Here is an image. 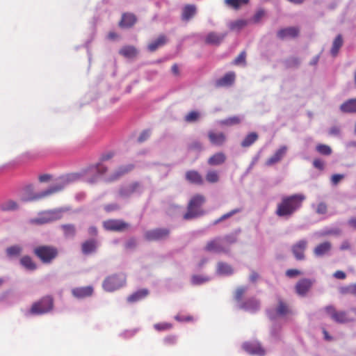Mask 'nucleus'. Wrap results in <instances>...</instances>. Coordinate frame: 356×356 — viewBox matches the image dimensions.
I'll return each instance as SVG.
<instances>
[{
    "mask_svg": "<svg viewBox=\"0 0 356 356\" xmlns=\"http://www.w3.org/2000/svg\"><path fill=\"white\" fill-rule=\"evenodd\" d=\"M246 291V288L241 286L238 288L236 290L235 292V299L237 301H241L242 299L243 296L244 295L245 292Z\"/></svg>",
    "mask_w": 356,
    "mask_h": 356,
    "instance_id": "53",
    "label": "nucleus"
},
{
    "mask_svg": "<svg viewBox=\"0 0 356 356\" xmlns=\"http://www.w3.org/2000/svg\"><path fill=\"white\" fill-rule=\"evenodd\" d=\"M134 169V165L131 164L120 166L113 174H111L107 179L106 181L111 182L118 180L121 177L129 173Z\"/></svg>",
    "mask_w": 356,
    "mask_h": 356,
    "instance_id": "15",
    "label": "nucleus"
},
{
    "mask_svg": "<svg viewBox=\"0 0 356 356\" xmlns=\"http://www.w3.org/2000/svg\"><path fill=\"white\" fill-rule=\"evenodd\" d=\"M226 35V33L211 32L207 35L205 42L207 44L218 45L224 40Z\"/></svg>",
    "mask_w": 356,
    "mask_h": 356,
    "instance_id": "24",
    "label": "nucleus"
},
{
    "mask_svg": "<svg viewBox=\"0 0 356 356\" xmlns=\"http://www.w3.org/2000/svg\"><path fill=\"white\" fill-rule=\"evenodd\" d=\"M340 128L337 126L332 127L329 130V134L330 136H337L340 134Z\"/></svg>",
    "mask_w": 356,
    "mask_h": 356,
    "instance_id": "60",
    "label": "nucleus"
},
{
    "mask_svg": "<svg viewBox=\"0 0 356 356\" xmlns=\"http://www.w3.org/2000/svg\"><path fill=\"white\" fill-rule=\"evenodd\" d=\"M243 307L248 310L255 311L259 309V303L255 299H250L245 302Z\"/></svg>",
    "mask_w": 356,
    "mask_h": 356,
    "instance_id": "43",
    "label": "nucleus"
},
{
    "mask_svg": "<svg viewBox=\"0 0 356 356\" xmlns=\"http://www.w3.org/2000/svg\"><path fill=\"white\" fill-rule=\"evenodd\" d=\"M140 187V184L138 182L133 183L127 186V190H129L131 194L136 192Z\"/></svg>",
    "mask_w": 356,
    "mask_h": 356,
    "instance_id": "63",
    "label": "nucleus"
},
{
    "mask_svg": "<svg viewBox=\"0 0 356 356\" xmlns=\"http://www.w3.org/2000/svg\"><path fill=\"white\" fill-rule=\"evenodd\" d=\"M205 202V197L202 195L197 194L191 197L188 207L187 211L184 215V220L195 218L204 214L202 206Z\"/></svg>",
    "mask_w": 356,
    "mask_h": 356,
    "instance_id": "3",
    "label": "nucleus"
},
{
    "mask_svg": "<svg viewBox=\"0 0 356 356\" xmlns=\"http://www.w3.org/2000/svg\"><path fill=\"white\" fill-rule=\"evenodd\" d=\"M186 179L191 184L195 185H202L204 184L203 177L195 170H189L186 172Z\"/></svg>",
    "mask_w": 356,
    "mask_h": 356,
    "instance_id": "23",
    "label": "nucleus"
},
{
    "mask_svg": "<svg viewBox=\"0 0 356 356\" xmlns=\"http://www.w3.org/2000/svg\"><path fill=\"white\" fill-rule=\"evenodd\" d=\"M204 250L209 252L214 253H227L229 250L227 248L221 238L218 237L209 241L205 247Z\"/></svg>",
    "mask_w": 356,
    "mask_h": 356,
    "instance_id": "10",
    "label": "nucleus"
},
{
    "mask_svg": "<svg viewBox=\"0 0 356 356\" xmlns=\"http://www.w3.org/2000/svg\"><path fill=\"white\" fill-rule=\"evenodd\" d=\"M246 62V53L245 51L241 52L238 56L233 61L234 65L245 64Z\"/></svg>",
    "mask_w": 356,
    "mask_h": 356,
    "instance_id": "52",
    "label": "nucleus"
},
{
    "mask_svg": "<svg viewBox=\"0 0 356 356\" xmlns=\"http://www.w3.org/2000/svg\"><path fill=\"white\" fill-rule=\"evenodd\" d=\"M119 52L123 56L129 58L136 57L138 53L136 49L133 46H124Z\"/></svg>",
    "mask_w": 356,
    "mask_h": 356,
    "instance_id": "35",
    "label": "nucleus"
},
{
    "mask_svg": "<svg viewBox=\"0 0 356 356\" xmlns=\"http://www.w3.org/2000/svg\"><path fill=\"white\" fill-rule=\"evenodd\" d=\"M343 37L341 34H339L336 36L334 40L332 42V47L330 49V54L333 57H336L341 47L343 46Z\"/></svg>",
    "mask_w": 356,
    "mask_h": 356,
    "instance_id": "27",
    "label": "nucleus"
},
{
    "mask_svg": "<svg viewBox=\"0 0 356 356\" xmlns=\"http://www.w3.org/2000/svg\"><path fill=\"white\" fill-rule=\"evenodd\" d=\"M259 138L256 132H251L248 134L244 139L241 141V145L243 147H248L251 146Z\"/></svg>",
    "mask_w": 356,
    "mask_h": 356,
    "instance_id": "33",
    "label": "nucleus"
},
{
    "mask_svg": "<svg viewBox=\"0 0 356 356\" xmlns=\"http://www.w3.org/2000/svg\"><path fill=\"white\" fill-rule=\"evenodd\" d=\"M126 276L123 273L113 274L106 277L102 283L103 289L108 292H113L124 286Z\"/></svg>",
    "mask_w": 356,
    "mask_h": 356,
    "instance_id": "6",
    "label": "nucleus"
},
{
    "mask_svg": "<svg viewBox=\"0 0 356 356\" xmlns=\"http://www.w3.org/2000/svg\"><path fill=\"white\" fill-rule=\"evenodd\" d=\"M200 113L195 111L189 112L184 118V120L187 122H193L197 121L200 118Z\"/></svg>",
    "mask_w": 356,
    "mask_h": 356,
    "instance_id": "46",
    "label": "nucleus"
},
{
    "mask_svg": "<svg viewBox=\"0 0 356 356\" xmlns=\"http://www.w3.org/2000/svg\"><path fill=\"white\" fill-rule=\"evenodd\" d=\"M332 248V244L329 241H325L318 244L314 250V253L317 257H321L328 253Z\"/></svg>",
    "mask_w": 356,
    "mask_h": 356,
    "instance_id": "26",
    "label": "nucleus"
},
{
    "mask_svg": "<svg viewBox=\"0 0 356 356\" xmlns=\"http://www.w3.org/2000/svg\"><path fill=\"white\" fill-rule=\"evenodd\" d=\"M62 209H52L42 211L36 218L31 220V223L36 225H42L49 223L62 218Z\"/></svg>",
    "mask_w": 356,
    "mask_h": 356,
    "instance_id": "7",
    "label": "nucleus"
},
{
    "mask_svg": "<svg viewBox=\"0 0 356 356\" xmlns=\"http://www.w3.org/2000/svg\"><path fill=\"white\" fill-rule=\"evenodd\" d=\"M245 351L250 355H255L259 356H264L265 355V350L257 342H248L243 345Z\"/></svg>",
    "mask_w": 356,
    "mask_h": 356,
    "instance_id": "14",
    "label": "nucleus"
},
{
    "mask_svg": "<svg viewBox=\"0 0 356 356\" xmlns=\"http://www.w3.org/2000/svg\"><path fill=\"white\" fill-rule=\"evenodd\" d=\"M307 247V241L305 239L300 240L291 247V251L297 260L305 259V251Z\"/></svg>",
    "mask_w": 356,
    "mask_h": 356,
    "instance_id": "12",
    "label": "nucleus"
},
{
    "mask_svg": "<svg viewBox=\"0 0 356 356\" xmlns=\"http://www.w3.org/2000/svg\"><path fill=\"white\" fill-rule=\"evenodd\" d=\"M33 253L43 264H50L57 257L58 250L54 246L42 245L35 247Z\"/></svg>",
    "mask_w": 356,
    "mask_h": 356,
    "instance_id": "4",
    "label": "nucleus"
},
{
    "mask_svg": "<svg viewBox=\"0 0 356 356\" xmlns=\"http://www.w3.org/2000/svg\"><path fill=\"white\" fill-rule=\"evenodd\" d=\"M22 249L19 245H13L6 249V254L8 257H16L20 254Z\"/></svg>",
    "mask_w": 356,
    "mask_h": 356,
    "instance_id": "42",
    "label": "nucleus"
},
{
    "mask_svg": "<svg viewBox=\"0 0 356 356\" xmlns=\"http://www.w3.org/2000/svg\"><path fill=\"white\" fill-rule=\"evenodd\" d=\"M170 235V230L167 228H157L147 231L145 238L147 241H159L167 238Z\"/></svg>",
    "mask_w": 356,
    "mask_h": 356,
    "instance_id": "11",
    "label": "nucleus"
},
{
    "mask_svg": "<svg viewBox=\"0 0 356 356\" xmlns=\"http://www.w3.org/2000/svg\"><path fill=\"white\" fill-rule=\"evenodd\" d=\"M316 212L319 215L326 214L327 212V205L324 202H319L316 207Z\"/></svg>",
    "mask_w": 356,
    "mask_h": 356,
    "instance_id": "50",
    "label": "nucleus"
},
{
    "mask_svg": "<svg viewBox=\"0 0 356 356\" xmlns=\"http://www.w3.org/2000/svg\"><path fill=\"white\" fill-rule=\"evenodd\" d=\"M344 178L343 175L335 174L331 177V181L333 185H337L338 183Z\"/></svg>",
    "mask_w": 356,
    "mask_h": 356,
    "instance_id": "58",
    "label": "nucleus"
},
{
    "mask_svg": "<svg viewBox=\"0 0 356 356\" xmlns=\"http://www.w3.org/2000/svg\"><path fill=\"white\" fill-rule=\"evenodd\" d=\"M149 292L147 289H140L133 294L130 295L127 298V301L130 303L138 302L144 298H145L148 295Z\"/></svg>",
    "mask_w": 356,
    "mask_h": 356,
    "instance_id": "29",
    "label": "nucleus"
},
{
    "mask_svg": "<svg viewBox=\"0 0 356 356\" xmlns=\"http://www.w3.org/2000/svg\"><path fill=\"white\" fill-rule=\"evenodd\" d=\"M119 209V206L117 204H110L104 206V209L107 212L113 211L118 210Z\"/></svg>",
    "mask_w": 356,
    "mask_h": 356,
    "instance_id": "61",
    "label": "nucleus"
},
{
    "mask_svg": "<svg viewBox=\"0 0 356 356\" xmlns=\"http://www.w3.org/2000/svg\"><path fill=\"white\" fill-rule=\"evenodd\" d=\"M70 181V178L67 176L60 177L54 185L50 186L47 190L30 195L28 197L24 198L23 200L24 202H33L43 199L46 197L61 191L65 188Z\"/></svg>",
    "mask_w": 356,
    "mask_h": 356,
    "instance_id": "2",
    "label": "nucleus"
},
{
    "mask_svg": "<svg viewBox=\"0 0 356 356\" xmlns=\"http://www.w3.org/2000/svg\"><path fill=\"white\" fill-rule=\"evenodd\" d=\"M137 21L136 15L133 13H123L119 26L121 28H131Z\"/></svg>",
    "mask_w": 356,
    "mask_h": 356,
    "instance_id": "18",
    "label": "nucleus"
},
{
    "mask_svg": "<svg viewBox=\"0 0 356 356\" xmlns=\"http://www.w3.org/2000/svg\"><path fill=\"white\" fill-rule=\"evenodd\" d=\"M19 208L16 202L12 200H8L0 204V209L3 211H15Z\"/></svg>",
    "mask_w": 356,
    "mask_h": 356,
    "instance_id": "34",
    "label": "nucleus"
},
{
    "mask_svg": "<svg viewBox=\"0 0 356 356\" xmlns=\"http://www.w3.org/2000/svg\"><path fill=\"white\" fill-rule=\"evenodd\" d=\"M106 167L102 163L90 166L87 168L86 173L88 177H91L90 182H94L96 179L106 172Z\"/></svg>",
    "mask_w": 356,
    "mask_h": 356,
    "instance_id": "13",
    "label": "nucleus"
},
{
    "mask_svg": "<svg viewBox=\"0 0 356 356\" xmlns=\"http://www.w3.org/2000/svg\"><path fill=\"white\" fill-rule=\"evenodd\" d=\"M235 77V73L234 72H229L225 74L222 78L218 79L216 81V86L217 87L230 86L234 83Z\"/></svg>",
    "mask_w": 356,
    "mask_h": 356,
    "instance_id": "21",
    "label": "nucleus"
},
{
    "mask_svg": "<svg viewBox=\"0 0 356 356\" xmlns=\"http://www.w3.org/2000/svg\"><path fill=\"white\" fill-rule=\"evenodd\" d=\"M302 275V272L297 269H289L286 271V275L289 277H295Z\"/></svg>",
    "mask_w": 356,
    "mask_h": 356,
    "instance_id": "56",
    "label": "nucleus"
},
{
    "mask_svg": "<svg viewBox=\"0 0 356 356\" xmlns=\"http://www.w3.org/2000/svg\"><path fill=\"white\" fill-rule=\"evenodd\" d=\"M208 137L210 143L214 145H222L226 140V136L222 132L210 131Z\"/></svg>",
    "mask_w": 356,
    "mask_h": 356,
    "instance_id": "22",
    "label": "nucleus"
},
{
    "mask_svg": "<svg viewBox=\"0 0 356 356\" xmlns=\"http://www.w3.org/2000/svg\"><path fill=\"white\" fill-rule=\"evenodd\" d=\"M154 327L156 330L161 332L170 330L172 327V325L170 323L162 322L154 324Z\"/></svg>",
    "mask_w": 356,
    "mask_h": 356,
    "instance_id": "49",
    "label": "nucleus"
},
{
    "mask_svg": "<svg viewBox=\"0 0 356 356\" xmlns=\"http://www.w3.org/2000/svg\"><path fill=\"white\" fill-rule=\"evenodd\" d=\"M164 342L168 345H173L176 343V337L173 335H169L164 339Z\"/></svg>",
    "mask_w": 356,
    "mask_h": 356,
    "instance_id": "62",
    "label": "nucleus"
},
{
    "mask_svg": "<svg viewBox=\"0 0 356 356\" xmlns=\"http://www.w3.org/2000/svg\"><path fill=\"white\" fill-rule=\"evenodd\" d=\"M225 161V157H210L208 163L210 165H219Z\"/></svg>",
    "mask_w": 356,
    "mask_h": 356,
    "instance_id": "55",
    "label": "nucleus"
},
{
    "mask_svg": "<svg viewBox=\"0 0 356 356\" xmlns=\"http://www.w3.org/2000/svg\"><path fill=\"white\" fill-rule=\"evenodd\" d=\"M97 241L94 239L86 241L81 245V250L84 254H89L95 251Z\"/></svg>",
    "mask_w": 356,
    "mask_h": 356,
    "instance_id": "28",
    "label": "nucleus"
},
{
    "mask_svg": "<svg viewBox=\"0 0 356 356\" xmlns=\"http://www.w3.org/2000/svg\"><path fill=\"white\" fill-rule=\"evenodd\" d=\"M277 314L279 315H285L289 312L287 305L283 302L281 299L278 300V305L276 309Z\"/></svg>",
    "mask_w": 356,
    "mask_h": 356,
    "instance_id": "41",
    "label": "nucleus"
},
{
    "mask_svg": "<svg viewBox=\"0 0 356 356\" xmlns=\"http://www.w3.org/2000/svg\"><path fill=\"white\" fill-rule=\"evenodd\" d=\"M325 310L331 318L337 323H346L353 321L352 318L349 317L346 312L337 311L333 306H327Z\"/></svg>",
    "mask_w": 356,
    "mask_h": 356,
    "instance_id": "9",
    "label": "nucleus"
},
{
    "mask_svg": "<svg viewBox=\"0 0 356 356\" xmlns=\"http://www.w3.org/2000/svg\"><path fill=\"white\" fill-rule=\"evenodd\" d=\"M305 197L301 194H296L284 197L277 204L275 213L280 217L291 216L296 211L301 207Z\"/></svg>",
    "mask_w": 356,
    "mask_h": 356,
    "instance_id": "1",
    "label": "nucleus"
},
{
    "mask_svg": "<svg viewBox=\"0 0 356 356\" xmlns=\"http://www.w3.org/2000/svg\"><path fill=\"white\" fill-rule=\"evenodd\" d=\"M167 42L166 37L163 35H161L158 37L156 40L152 42L148 45V49L150 51H156L159 47L164 45Z\"/></svg>",
    "mask_w": 356,
    "mask_h": 356,
    "instance_id": "32",
    "label": "nucleus"
},
{
    "mask_svg": "<svg viewBox=\"0 0 356 356\" xmlns=\"http://www.w3.org/2000/svg\"><path fill=\"white\" fill-rule=\"evenodd\" d=\"M334 277L337 279L344 280L346 277V275L343 271L337 270L334 273Z\"/></svg>",
    "mask_w": 356,
    "mask_h": 356,
    "instance_id": "64",
    "label": "nucleus"
},
{
    "mask_svg": "<svg viewBox=\"0 0 356 356\" xmlns=\"http://www.w3.org/2000/svg\"><path fill=\"white\" fill-rule=\"evenodd\" d=\"M20 264L28 270H35L37 268L36 264L29 256H24L20 259Z\"/></svg>",
    "mask_w": 356,
    "mask_h": 356,
    "instance_id": "30",
    "label": "nucleus"
},
{
    "mask_svg": "<svg viewBox=\"0 0 356 356\" xmlns=\"http://www.w3.org/2000/svg\"><path fill=\"white\" fill-rule=\"evenodd\" d=\"M103 227L107 231L120 232L128 229L130 225L122 220L109 219L103 222Z\"/></svg>",
    "mask_w": 356,
    "mask_h": 356,
    "instance_id": "8",
    "label": "nucleus"
},
{
    "mask_svg": "<svg viewBox=\"0 0 356 356\" xmlns=\"http://www.w3.org/2000/svg\"><path fill=\"white\" fill-rule=\"evenodd\" d=\"M197 12L196 6L193 4H187L184 6L181 13V19L188 21L195 16Z\"/></svg>",
    "mask_w": 356,
    "mask_h": 356,
    "instance_id": "25",
    "label": "nucleus"
},
{
    "mask_svg": "<svg viewBox=\"0 0 356 356\" xmlns=\"http://www.w3.org/2000/svg\"><path fill=\"white\" fill-rule=\"evenodd\" d=\"M300 63V60L298 57H291L285 61L286 67L288 68L297 67Z\"/></svg>",
    "mask_w": 356,
    "mask_h": 356,
    "instance_id": "48",
    "label": "nucleus"
},
{
    "mask_svg": "<svg viewBox=\"0 0 356 356\" xmlns=\"http://www.w3.org/2000/svg\"><path fill=\"white\" fill-rule=\"evenodd\" d=\"M339 110L343 113H356V97L343 102L340 105Z\"/></svg>",
    "mask_w": 356,
    "mask_h": 356,
    "instance_id": "19",
    "label": "nucleus"
},
{
    "mask_svg": "<svg viewBox=\"0 0 356 356\" xmlns=\"http://www.w3.org/2000/svg\"><path fill=\"white\" fill-rule=\"evenodd\" d=\"M250 0H224L225 4L230 8L238 10L242 6L248 5Z\"/></svg>",
    "mask_w": 356,
    "mask_h": 356,
    "instance_id": "31",
    "label": "nucleus"
},
{
    "mask_svg": "<svg viewBox=\"0 0 356 356\" xmlns=\"http://www.w3.org/2000/svg\"><path fill=\"white\" fill-rule=\"evenodd\" d=\"M248 24V22L245 19H238L232 22L229 25L230 29L232 31H240Z\"/></svg>",
    "mask_w": 356,
    "mask_h": 356,
    "instance_id": "39",
    "label": "nucleus"
},
{
    "mask_svg": "<svg viewBox=\"0 0 356 356\" xmlns=\"http://www.w3.org/2000/svg\"><path fill=\"white\" fill-rule=\"evenodd\" d=\"M299 33L300 30L298 27L291 26L280 29L277 31V35L280 39L284 40L286 38H296Z\"/></svg>",
    "mask_w": 356,
    "mask_h": 356,
    "instance_id": "17",
    "label": "nucleus"
},
{
    "mask_svg": "<svg viewBox=\"0 0 356 356\" xmlns=\"http://www.w3.org/2000/svg\"><path fill=\"white\" fill-rule=\"evenodd\" d=\"M210 279L208 277L194 275L191 277V282L193 285H200L207 282Z\"/></svg>",
    "mask_w": 356,
    "mask_h": 356,
    "instance_id": "45",
    "label": "nucleus"
},
{
    "mask_svg": "<svg viewBox=\"0 0 356 356\" xmlns=\"http://www.w3.org/2000/svg\"><path fill=\"white\" fill-rule=\"evenodd\" d=\"M343 294H350L356 296V283L349 284L341 289Z\"/></svg>",
    "mask_w": 356,
    "mask_h": 356,
    "instance_id": "47",
    "label": "nucleus"
},
{
    "mask_svg": "<svg viewBox=\"0 0 356 356\" xmlns=\"http://www.w3.org/2000/svg\"><path fill=\"white\" fill-rule=\"evenodd\" d=\"M313 281L304 278L300 280L296 285V291L300 296H305L311 289Z\"/></svg>",
    "mask_w": 356,
    "mask_h": 356,
    "instance_id": "16",
    "label": "nucleus"
},
{
    "mask_svg": "<svg viewBox=\"0 0 356 356\" xmlns=\"http://www.w3.org/2000/svg\"><path fill=\"white\" fill-rule=\"evenodd\" d=\"M150 136V131L149 130H144L140 134L138 138V141L139 143H143L147 140Z\"/></svg>",
    "mask_w": 356,
    "mask_h": 356,
    "instance_id": "54",
    "label": "nucleus"
},
{
    "mask_svg": "<svg viewBox=\"0 0 356 356\" xmlns=\"http://www.w3.org/2000/svg\"><path fill=\"white\" fill-rule=\"evenodd\" d=\"M218 179V175L215 171H209L206 175V180L209 183H216Z\"/></svg>",
    "mask_w": 356,
    "mask_h": 356,
    "instance_id": "51",
    "label": "nucleus"
},
{
    "mask_svg": "<svg viewBox=\"0 0 356 356\" xmlns=\"http://www.w3.org/2000/svg\"><path fill=\"white\" fill-rule=\"evenodd\" d=\"M93 288L90 286L76 287L72 290V295L77 298H84L92 296Z\"/></svg>",
    "mask_w": 356,
    "mask_h": 356,
    "instance_id": "20",
    "label": "nucleus"
},
{
    "mask_svg": "<svg viewBox=\"0 0 356 356\" xmlns=\"http://www.w3.org/2000/svg\"><path fill=\"white\" fill-rule=\"evenodd\" d=\"M265 15V11L264 10H258L255 15L253 17V21L255 23H257L259 22L261 17H263Z\"/></svg>",
    "mask_w": 356,
    "mask_h": 356,
    "instance_id": "59",
    "label": "nucleus"
},
{
    "mask_svg": "<svg viewBox=\"0 0 356 356\" xmlns=\"http://www.w3.org/2000/svg\"><path fill=\"white\" fill-rule=\"evenodd\" d=\"M241 211V209H233L232 211H230L229 212L227 213H225L224 215H222V216H220L219 218L216 219L214 222H213V225H217L218 223H220V222L232 217V216H234V214L238 213Z\"/></svg>",
    "mask_w": 356,
    "mask_h": 356,
    "instance_id": "44",
    "label": "nucleus"
},
{
    "mask_svg": "<svg viewBox=\"0 0 356 356\" xmlns=\"http://www.w3.org/2000/svg\"><path fill=\"white\" fill-rule=\"evenodd\" d=\"M218 273L221 275H229L233 273L232 266L226 263L220 262L218 264Z\"/></svg>",
    "mask_w": 356,
    "mask_h": 356,
    "instance_id": "37",
    "label": "nucleus"
},
{
    "mask_svg": "<svg viewBox=\"0 0 356 356\" xmlns=\"http://www.w3.org/2000/svg\"><path fill=\"white\" fill-rule=\"evenodd\" d=\"M224 245L226 243L227 245H230L236 241V238L234 235H227L223 239H222Z\"/></svg>",
    "mask_w": 356,
    "mask_h": 356,
    "instance_id": "57",
    "label": "nucleus"
},
{
    "mask_svg": "<svg viewBox=\"0 0 356 356\" xmlns=\"http://www.w3.org/2000/svg\"><path fill=\"white\" fill-rule=\"evenodd\" d=\"M54 308V299L51 296L42 297L35 302L31 309L30 314L33 315H42L51 312Z\"/></svg>",
    "mask_w": 356,
    "mask_h": 356,
    "instance_id": "5",
    "label": "nucleus"
},
{
    "mask_svg": "<svg viewBox=\"0 0 356 356\" xmlns=\"http://www.w3.org/2000/svg\"><path fill=\"white\" fill-rule=\"evenodd\" d=\"M61 229L66 238H73L76 235V227L72 224H65L61 225Z\"/></svg>",
    "mask_w": 356,
    "mask_h": 356,
    "instance_id": "36",
    "label": "nucleus"
},
{
    "mask_svg": "<svg viewBox=\"0 0 356 356\" xmlns=\"http://www.w3.org/2000/svg\"><path fill=\"white\" fill-rule=\"evenodd\" d=\"M316 149L318 154L322 155H330L332 152L331 147L329 145L325 144L317 145Z\"/></svg>",
    "mask_w": 356,
    "mask_h": 356,
    "instance_id": "40",
    "label": "nucleus"
},
{
    "mask_svg": "<svg viewBox=\"0 0 356 356\" xmlns=\"http://www.w3.org/2000/svg\"><path fill=\"white\" fill-rule=\"evenodd\" d=\"M241 118L238 116H232L229 117L228 118H226L225 120H222L219 122V124L220 125L223 126H232L241 123Z\"/></svg>",
    "mask_w": 356,
    "mask_h": 356,
    "instance_id": "38",
    "label": "nucleus"
}]
</instances>
